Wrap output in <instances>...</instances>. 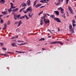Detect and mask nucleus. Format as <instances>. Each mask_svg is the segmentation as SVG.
Wrapping results in <instances>:
<instances>
[{
    "label": "nucleus",
    "mask_w": 76,
    "mask_h": 76,
    "mask_svg": "<svg viewBox=\"0 0 76 76\" xmlns=\"http://www.w3.org/2000/svg\"><path fill=\"white\" fill-rule=\"evenodd\" d=\"M15 43H12L11 44V46L13 47H17L18 46H17L16 44H15Z\"/></svg>",
    "instance_id": "6e6552de"
},
{
    "label": "nucleus",
    "mask_w": 76,
    "mask_h": 76,
    "mask_svg": "<svg viewBox=\"0 0 76 76\" xmlns=\"http://www.w3.org/2000/svg\"><path fill=\"white\" fill-rule=\"evenodd\" d=\"M15 52H17L18 53H22V52L20 51H16Z\"/></svg>",
    "instance_id": "72a5a7b5"
},
{
    "label": "nucleus",
    "mask_w": 76,
    "mask_h": 76,
    "mask_svg": "<svg viewBox=\"0 0 76 76\" xmlns=\"http://www.w3.org/2000/svg\"><path fill=\"white\" fill-rule=\"evenodd\" d=\"M17 15H14V18L15 20H17L18 19V18L16 17Z\"/></svg>",
    "instance_id": "6ab92c4d"
},
{
    "label": "nucleus",
    "mask_w": 76,
    "mask_h": 76,
    "mask_svg": "<svg viewBox=\"0 0 76 76\" xmlns=\"http://www.w3.org/2000/svg\"><path fill=\"white\" fill-rule=\"evenodd\" d=\"M23 10L21 9V10H20V12H21Z\"/></svg>",
    "instance_id": "5fc2aeb1"
},
{
    "label": "nucleus",
    "mask_w": 76,
    "mask_h": 76,
    "mask_svg": "<svg viewBox=\"0 0 76 76\" xmlns=\"http://www.w3.org/2000/svg\"><path fill=\"white\" fill-rule=\"evenodd\" d=\"M72 23H75V21L74 20H72Z\"/></svg>",
    "instance_id": "603ef678"
},
{
    "label": "nucleus",
    "mask_w": 76,
    "mask_h": 76,
    "mask_svg": "<svg viewBox=\"0 0 76 76\" xmlns=\"http://www.w3.org/2000/svg\"><path fill=\"white\" fill-rule=\"evenodd\" d=\"M38 1L37 0H36L34 1V4L33 5V7H34V6H35L36 5V3H37V1Z\"/></svg>",
    "instance_id": "dca6fc26"
},
{
    "label": "nucleus",
    "mask_w": 76,
    "mask_h": 76,
    "mask_svg": "<svg viewBox=\"0 0 76 76\" xmlns=\"http://www.w3.org/2000/svg\"><path fill=\"white\" fill-rule=\"evenodd\" d=\"M15 52H17L18 53H22V52L20 51H16Z\"/></svg>",
    "instance_id": "f704fd0d"
},
{
    "label": "nucleus",
    "mask_w": 76,
    "mask_h": 76,
    "mask_svg": "<svg viewBox=\"0 0 76 76\" xmlns=\"http://www.w3.org/2000/svg\"><path fill=\"white\" fill-rule=\"evenodd\" d=\"M24 16H25V17H26V20H28L29 19V17H28L27 15H25Z\"/></svg>",
    "instance_id": "aec40b11"
},
{
    "label": "nucleus",
    "mask_w": 76,
    "mask_h": 76,
    "mask_svg": "<svg viewBox=\"0 0 76 76\" xmlns=\"http://www.w3.org/2000/svg\"><path fill=\"white\" fill-rule=\"evenodd\" d=\"M5 2L6 1L4 0L0 1V3H1V4H4V3H5Z\"/></svg>",
    "instance_id": "1a4fd4ad"
},
{
    "label": "nucleus",
    "mask_w": 76,
    "mask_h": 76,
    "mask_svg": "<svg viewBox=\"0 0 76 76\" xmlns=\"http://www.w3.org/2000/svg\"><path fill=\"white\" fill-rule=\"evenodd\" d=\"M18 23H19V22H18V21H16L15 23V24H17Z\"/></svg>",
    "instance_id": "a19ab883"
},
{
    "label": "nucleus",
    "mask_w": 76,
    "mask_h": 76,
    "mask_svg": "<svg viewBox=\"0 0 76 76\" xmlns=\"http://www.w3.org/2000/svg\"><path fill=\"white\" fill-rule=\"evenodd\" d=\"M43 11H42V12H40L39 13V14L38 15H40L42 14V13H43Z\"/></svg>",
    "instance_id": "473e14b6"
},
{
    "label": "nucleus",
    "mask_w": 76,
    "mask_h": 76,
    "mask_svg": "<svg viewBox=\"0 0 76 76\" xmlns=\"http://www.w3.org/2000/svg\"><path fill=\"white\" fill-rule=\"evenodd\" d=\"M7 10L9 12V13H10L12 11V10L11 9V8H10L9 9Z\"/></svg>",
    "instance_id": "b1692460"
},
{
    "label": "nucleus",
    "mask_w": 76,
    "mask_h": 76,
    "mask_svg": "<svg viewBox=\"0 0 76 76\" xmlns=\"http://www.w3.org/2000/svg\"><path fill=\"white\" fill-rule=\"evenodd\" d=\"M45 40V39L44 38H42V39H40L39 40V41H43Z\"/></svg>",
    "instance_id": "a878e982"
},
{
    "label": "nucleus",
    "mask_w": 76,
    "mask_h": 76,
    "mask_svg": "<svg viewBox=\"0 0 76 76\" xmlns=\"http://www.w3.org/2000/svg\"><path fill=\"white\" fill-rule=\"evenodd\" d=\"M0 44H1V46H2L3 45V44H2V43L0 42Z\"/></svg>",
    "instance_id": "bf43d9fd"
},
{
    "label": "nucleus",
    "mask_w": 76,
    "mask_h": 76,
    "mask_svg": "<svg viewBox=\"0 0 76 76\" xmlns=\"http://www.w3.org/2000/svg\"><path fill=\"white\" fill-rule=\"evenodd\" d=\"M0 55H1L3 56L4 54L1 53V54H0Z\"/></svg>",
    "instance_id": "680f3d73"
},
{
    "label": "nucleus",
    "mask_w": 76,
    "mask_h": 76,
    "mask_svg": "<svg viewBox=\"0 0 76 76\" xmlns=\"http://www.w3.org/2000/svg\"><path fill=\"white\" fill-rule=\"evenodd\" d=\"M17 31V32H19V28H17L16 30Z\"/></svg>",
    "instance_id": "ea45409f"
},
{
    "label": "nucleus",
    "mask_w": 76,
    "mask_h": 76,
    "mask_svg": "<svg viewBox=\"0 0 76 76\" xmlns=\"http://www.w3.org/2000/svg\"><path fill=\"white\" fill-rule=\"evenodd\" d=\"M43 1H45V3H48V2H46V0H42Z\"/></svg>",
    "instance_id": "79ce46f5"
},
{
    "label": "nucleus",
    "mask_w": 76,
    "mask_h": 76,
    "mask_svg": "<svg viewBox=\"0 0 76 76\" xmlns=\"http://www.w3.org/2000/svg\"><path fill=\"white\" fill-rule=\"evenodd\" d=\"M43 24V20L42 19L40 20V25H42Z\"/></svg>",
    "instance_id": "4468645a"
},
{
    "label": "nucleus",
    "mask_w": 76,
    "mask_h": 76,
    "mask_svg": "<svg viewBox=\"0 0 76 76\" xmlns=\"http://www.w3.org/2000/svg\"><path fill=\"white\" fill-rule=\"evenodd\" d=\"M72 26H73V27H74V26H76V24H75L74 23H72Z\"/></svg>",
    "instance_id": "c03bdc74"
},
{
    "label": "nucleus",
    "mask_w": 76,
    "mask_h": 76,
    "mask_svg": "<svg viewBox=\"0 0 76 76\" xmlns=\"http://www.w3.org/2000/svg\"><path fill=\"white\" fill-rule=\"evenodd\" d=\"M10 5H11V6H13L14 5V4H13V3L12 2L10 3Z\"/></svg>",
    "instance_id": "c9c22d12"
},
{
    "label": "nucleus",
    "mask_w": 76,
    "mask_h": 76,
    "mask_svg": "<svg viewBox=\"0 0 76 76\" xmlns=\"http://www.w3.org/2000/svg\"><path fill=\"white\" fill-rule=\"evenodd\" d=\"M50 23V20H48L46 21L45 22V24H47L48 23Z\"/></svg>",
    "instance_id": "a211bd4d"
},
{
    "label": "nucleus",
    "mask_w": 76,
    "mask_h": 76,
    "mask_svg": "<svg viewBox=\"0 0 76 76\" xmlns=\"http://www.w3.org/2000/svg\"><path fill=\"white\" fill-rule=\"evenodd\" d=\"M52 37V36H48V38H51Z\"/></svg>",
    "instance_id": "6e6d98bb"
},
{
    "label": "nucleus",
    "mask_w": 76,
    "mask_h": 76,
    "mask_svg": "<svg viewBox=\"0 0 76 76\" xmlns=\"http://www.w3.org/2000/svg\"><path fill=\"white\" fill-rule=\"evenodd\" d=\"M68 1H69V0H66V4L67 5L68 4Z\"/></svg>",
    "instance_id": "a18cd8bd"
},
{
    "label": "nucleus",
    "mask_w": 76,
    "mask_h": 76,
    "mask_svg": "<svg viewBox=\"0 0 76 76\" xmlns=\"http://www.w3.org/2000/svg\"><path fill=\"white\" fill-rule=\"evenodd\" d=\"M11 9H14V7L13 6H11Z\"/></svg>",
    "instance_id": "864d4df0"
},
{
    "label": "nucleus",
    "mask_w": 76,
    "mask_h": 76,
    "mask_svg": "<svg viewBox=\"0 0 76 76\" xmlns=\"http://www.w3.org/2000/svg\"><path fill=\"white\" fill-rule=\"evenodd\" d=\"M60 3H61V1H60V2L58 1V3L56 4V6L59 5L60 4Z\"/></svg>",
    "instance_id": "cd10ccee"
},
{
    "label": "nucleus",
    "mask_w": 76,
    "mask_h": 76,
    "mask_svg": "<svg viewBox=\"0 0 76 76\" xmlns=\"http://www.w3.org/2000/svg\"><path fill=\"white\" fill-rule=\"evenodd\" d=\"M31 3V2L30 1V0H28V1H27V5L28 6H29L30 5V3Z\"/></svg>",
    "instance_id": "f8f14e48"
},
{
    "label": "nucleus",
    "mask_w": 76,
    "mask_h": 76,
    "mask_svg": "<svg viewBox=\"0 0 76 76\" xmlns=\"http://www.w3.org/2000/svg\"><path fill=\"white\" fill-rule=\"evenodd\" d=\"M17 16H18V17H20V15L19 14V15H17Z\"/></svg>",
    "instance_id": "3c124183"
},
{
    "label": "nucleus",
    "mask_w": 76,
    "mask_h": 76,
    "mask_svg": "<svg viewBox=\"0 0 76 76\" xmlns=\"http://www.w3.org/2000/svg\"><path fill=\"white\" fill-rule=\"evenodd\" d=\"M40 2H42L43 3H45V2H44V1H42V0H41L40 1Z\"/></svg>",
    "instance_id": "49530a36"
},
{
    "label": "nucleus",
    "mask_w": 76,
    "mask_h": 76,
    "mask_svg": "<svg viewBox=\"0 0 76 76\" xmlns=\"http://www.w3.org/2000/svg\"><path fill=\"white\" fill-rule=\"evenodd\" d=\"M3 22H4L3 21V20H2V19H1V23H3Z\"/></svg>",
    "instance_id": "58836bf2"
},
{
    "label": "nucleus",
    "mask_w": 76,
    "mask_h": 76,
    "mask_svg": "<svg viewBox=\"0 0 76 76\" xmlns=\"http://www.w3.org/2000/svg\"><path fill=\"white\" fill-rule=\"evenodd\" d=\"M42 5V4H39L35 5L34 7H35L36 8H38V7L41 6Z\"/></svg>",
    "instance_id": "423d86ee"
},
{
    "label": "nucleus",
    "mask_w": 76,
    "mask_h": 76,
    "mask_svg": "<svg viewBox=\"0 0 76 76\" xmlns=\"http://www.w3.org/2000/svg\"><path fill=\"white\" fill-rule=\"evenodd\" d=\"M3 15H0V18L1 17H2L3 16Z\"/></svg>",
    "instance_id": "4d7b16f0"
},
{
    "label": "nucleus",
    "mask_w": 76,
    "mask_h": 76,
    "mask_svg": "<svg viewBox=\"0 0 76 76\" xmlns=\"http://www.w3.org/2000/svg\"><path fill=\"white\" fill-rule=\"evenodd\" d=\"M18 8H16L15 9H13V10H12V12H17L18 11Z\"/></svg>",
    "instance_id": "412c9836"
},
{
    "label": "nucleus",
    "mask_w": 76,
    "mask_h": 76,
    "mask_svg": "<svg viewBox=\"0 0 76 76\" xmlns=\"http://www.w3.org/2000/svg\"><path fill=\"white\" fill-rule=\"evenodd\" d=\"M21 42H22V43H24V41H21Z\"/></svg>",
    "instance_id": "0e129e2a"
},
{
    "label": "nucleus",
    "mask_w": 76,
    "mask_h": 76,
    "mask_svg": "<svg viewBox=\"0 0 76 76\" xmlns=\"http://www.w3.org/2000/svg\"><path fill=\"white\" fill-rule=\"evenodd\" d=\"M54 20L56 21V22L59 23L61 22V20H60L58 18H54Z\"/></svg>",
    "instance_id": "20e7f679"
},
{
    "label": "nucleus",
    "mask_w": 76,
    "mask_h": 76,
    "mask_svg": "<svg viewBox=\"0 0 76 76\" xmlns=\"http://www.w3.org/2000/svg\"><path fill=\"white\" fill-rule=\"evenodd\" d=\"M26 4L24 3V4H22L21 5V6H23V7H26Z\"/></svg>",
    "instance_id": "f3484780"
},
{
    "label": "nucleus",
    "mask_w": 76,
    "mask_h": 76,
    "mask_svg": "<svg viewBox=\"0 0 76 76\" xmlns=\"http://www.w3.org/2000/svg\"><path fill=\"white\" fill-rule=\"evenodd\" d=\"M54 12L55 13L56 15H57V16L59 15V12L58 11H55Z\"/></svg>",
    "instance_id": "ddd939ff"
},
{
    "label": "nucleus",
    "mask_w": 76,
    "mask_h": 76,
    "mask_svg": "<svg viewBox=\"0 0 76 76\" xmlns=\"http://www.w3.org/2000/svg\"><path fill=\"white\" fill-rule=\"evenodd\" d=\"M57 43H58L59 44H60V45H63V43H62L61 42H59V41H55L54 42H51L50 43V44H57Z\"/></svg>",
    "instance_id": "f257e3e1"
},
{
    "label": "nucleus",
    "mask_w": 76,
    "mask_h": 76,
    "mask_svg": "<svg viewBox=\"0 0 76 76\" xmlns=\"http://www.w3.org/2000/svg\"><path fill=\"white\" fill-rule=\"evenodd\" d=\"M48 31H49V32H50V33H52V32H51V31H50V30L48 29Z\"/></svg>",
    "instance_id": "8fccbe9b"
},
{
    "label": "nucleus",
    "mask_w": 76,
    "mask_h": 76,
    "mask_svg": "<svg viewBox=\"0 0 76 76\" xmlns=\"http://www.w3.org/2000/svg\"><path fill=\"white\" fill-rule=\"evenodd\" d=\"M22 24V21L21 20H20V21H19V24H18V27H19L20 25Z\"/></svg>",
    "instance_id": "9b49d317"
},
{
    "label": "nucleus",
    "mask_w": 76,
    "mask_h": 76,
    "mask_svg": "<svg viewBox=\"0 0 76 76\" xmlns=\"http://www.w3.org/2000/svg\"><path fill=\"white\" fill-rule=\"evenodd\" d=\"M4 25V28H2L3 30L7 29V24L6 23H5Z\"/></svg>",
    "instance_id": "9d476101"
},
{
    "label": "nucleus",
    "mask_w": 76,
    "mask_h": 76,
    "mask_svg": "<svg viewBox=\"0 0 76 76\" xmlns=\"http://www.w3.org/2000/svg\"><path fill=\"white\" fill-rule=\"evenodd\" d=\"M61 15H62V17H64V18H66V17L65 15V13L64 12H61Z\"/></svg>",
    "instance_id": "39448f33"
},
{
    "label": "nucleus",
    "mask_w": 76,
    "mask_h": 76,
    "mask_svg": "<svg viewBox=\"0 0 76 76\" xmlns=\"http://www.w3.org/2000/svg\"><path fill=\"white\" fill-rule=\"evenodd\" d=\"M58 10H60V12H63L64 11V9L62 8L61 7L59 8Z\"/></svg>",
    "instance_id": "0eeeda50"
},
{
    "label": "nucleus",
    "mask_w": 76,
    "mask_h": 76,
    "mask_svg": "<svg viewBox=\"0 0 76 76\" xmlns=\"http://www.w3.org/2000/svg\"><path fill=\"white\" fill-rule=\"evenodd\" d=\"M27 12V11H26V12H24L25 13H26L27 12Z\"/></svg>",
    "instance_id": "13d9d810"
},
{
    "label": "nucleus",
    "mask_w": 76,
    "mask_h": 76,
    "mask_svg": "<svg viewBox=\"0 0 76 76\" xmlns=\"http://www.w3.org/2000/svg\"><path fill=\"white\" fill-rule=\"evenodd\" d=\"M48 44L47 43H46L45 44H44V45H47Z\"/></svg>",
    "instance_id": "69168bd1"
},
{
    "label": "nucleus",
    "mask_w": 76,
    "mask_h": 76,
    "mask_svg": "<svg viewBox=\"0 0 76 76\" xmlns=\"http://www.w3.org/2000/svg\"><path fill=\"white\" fill-rule=\"evenodd\" d=\"M44 16L43 17V16L42 17H40V18H41V19H44L46 17V14H45L44 15Z\"/></svg>",
    "instance_id": "4be33fe9"
},
{
    "label": "nucleus",
    "mask_w": 76,
    "mask_h": 76,
    "mask_svg": "<svg viewBox=\"0 0 76 76\" xmlns=\"http://www.w3.org/2000/svg\"><path fill=\"white\" fill-rule=\"evenodd\" d=\"M50 16L54 19L56 18H55V16H54V15H51Z\"/></svg>",
    "instance_id": "2eb2a0df"
},
{
    "label": "nucleus",
    "mask_w": 76,
    "mask_h": 76,
    "mask_svg": "<svg viewBox=\"0 0 76 76\" xmlns=\"http://www.w3.org/2000/svg\"><path fill=\"white\" fill-rule=\"evenodd\" d=\"M25 8H26L25 7H24L23 8L21 9L23 10Z\"/></svg>",
    "instance_id": "e2e57ef3"
},
{
    "label": "nucleus",
    "mask_w": 76,
    "mask_h": 76,
    "mask_svg": "<svg viewBox=\"0 0 76 76\" xmlns=\"http://www.w3.org/2000/svg\"><path fill=\"white\" fill-rule=\"evenodd\" d=\"M15 42H21V41H20V40H18V41H15Z\"/></svg>",
    "instance_id": "09e8293b"
},
{
    "label": "nucleus",
    "mask_w": 76,
    "mask_h": 76,
    "mask_svg": "<svg viewBox=\"0 0 76 76\" xmlns=\"http://www.w3.org/2000/svg\"><path fill=\"white\" fill-rule=\"evenodd\" d=\"M69 28L70 30H71L72 29V26L71 25H69Z\"/></svg>",
    "instance_id": "7c9ffc66"
},
{
    "label": "nucleus",
    "mask_w": 76,
    "mask_h": 76,
    "mask_svg": "<svg viewBox=\"0 0 76 76\" xmlns=\"http://www.w3.org/2000/svg\"><path fill=\"white\" fill-rule=\"evenodd\" d=\"M42 49L43 50H46V49H45L44 48H42Z\"/></svg>",
    "instance_id": "052dcab7"
},
{
    "label": "nucleus",
    "mask_w": 76,
    "mask_h": 76,
    "mask_svg": "<svg viewBox=\"0 0 76 76\" xmlns=\"http://www.w3.org/2000/svg\"><path fill=\"white\" fill-rule=\"evenodd\" d=\"M15 38H16V37H13L11 39H15Z\"/></svg>",
    "instance_id": "37998d69"
},
{
    "label": "nucleus",
    "mask_w": 76,
    "mask_h": 76,
    "mask_svg": "<svg viewBox=\"0 0 76 76\" xmlns=\"http://www.w3.org/2000/svg\"><path fill=\"white\" fill-rule=\"evenodd\" d=\"M2 50H7V49H6V48H5L3 47L2 48Z\"/></svg>",
    "instance_id": "2f4dec72"
},
{
    "label": "nucleus",
    "mask_w": 76,
    "mask_h": 76,
    "mask_svg": "<svg viewBox=\"0 0 76 76\" xmlns=\"http://www.w3.org/2000/svg\"><path fill=\"white\" fill-rule=\"evenodd\" d=\"M4 56H8V55L7 54H4Z\"/></svg>",
    "instance_id": "de8ad7c7"
},
{
    "label": "nucleus",
    "mask_w": 76,
    "mask_h": 76,
    "mask_svg": "<svg viewBox=\"0 0 76 76\" xmlns=\"http://www.w3.org/2000/svg\"><path fill=\"white\" fill-rule=\"evenodd\" d=\"M71 33H72V34L75 33V32L74 31V30L73 29H70V31Z\"/></svg>",
    "instance_id": "5701e85b"
},
{
    "label": "nucleus",
    "mask_w": 76,
    "mask_h": 76,
    "mask_svg": "<svg viewBox=\"0 0 76 76\" xmlns=\"http://www.w3.org/2000/svg\"><path fill=\"white\" fill-rule=\"evenodd\" d=\"M27 44V43H22V44H17V45H25V44Z\"/></svg>",
    "instance_id": "393cba45"
},
{
    "label": "nucleus",
    "mask_w": 76,
    "mask_h": 76,
    "mask_svg": "<svg viewBox=\"0 0 76 76\" xmlns=\"http://www.w3.org/2000/svg\"><path fill=\"white\" fill-rule=\"evenodd\" d=\"M1 13L4 14V15H6L7 14L6 13H5V11L1 12Z\"/></svg>",
    "instance_id": "c85d7f7f"
},
{
    "label": "nucleus",
    "mask_w": 76,
    "mask_h": 76,
    "mask_svg": "<svg viewBox=\"0 0 76 76\" xmlns=\"http://www.w3.org/2000/svg\"><path fill=\"white\" fill-rule=\"evenodd\" d=\"M25 18V16H23L22 17H20V19H23Z\"/></svg>",
    "instance_id": "bb28decb"
},
{
    "label": "nucleus",
    "mask_w": 76,
    "mask_h": 76,
    "mask_svg": "<svg viewBox=\"0 0 76 76\" xmlns=\"http://www.w3.org/2000/svg\"><path fill=\"white\" fill-rule=\"evenodd\" d=\"M29 17L32 18V17L33 16V14H32L31 15H30V14H29Z\"/></svg>",
    "instance_id": "c756f323"
},
{
    "label": "nucleus",
    "mask_w": 76,
    "mask_h": 76,
    "mask_svg": "<svg viewBox=\"0 0 76 76\" xmlns=\"http://www.w3.org/2000/svg\"><path fill=\"white\" fill-rule=\"evenodd\" d=\"M45 7V5H44V6H42L40 8V9H41V8H42L43 7Z\"/></svg>",
    "instance_id": "4c0bfd02"
},
{
    "label": "nucleus",
    "mask_w": 76,
    "mask_h": 76,
    "mask_svg": "<svg viewBox=\"0 0 76 76\" xmlns=\"http://www.w3.org/2000/svg\"><path fill=\"white\" fill-rule=\"evenodd\" d=\"M68 10L70 11L71 14H72V15H74V13L73 12V10L72 9V8L70 6H69L68 7Z\"/></svg>",
    "instance_id": "f03ea898"
},
{
    "label": "nucleus",
    "mask_w": 76,
    "mask_h": 76,
    "mask_svg": "<svg viewBox=\"0 0 76 76\" xmlns=\"http://www.w3.org/2000/svg\"><path fill=\"white\" fill-rule=\"evenodd\" d=\"M12 14H13V15H14V12H12Z\"/></svg>",
    "instance_id": "774afa93"
},
{
    "label": "nucleus",
    "mask_w": 76,
    "mask_h": 76,
    "mask_svg": "<svg viewBox=\"0 0 76 76\" xmlns=\"http://www.w3.org/2000/svg\"><path fill=\"white\" fill-rule=\"evenodd\" d=\"M26 11L27 12L29 11L30 12H31L32 11V8L31 7H29V8L27 9Z\"/></svg>",
    "instance_id": "7ed1b4c3"
},
{
    "label": "nucleus",
    "mask_w": 76,
    "mask_h": 76,
    "mask_svg": "<svg viewBox=\"0 0 76 76\" xmlns=\"http://www.w3.org/2000/svg\"><path fill=\"white\" fill-rule=\"evenodd\" d=\"M16 37V38H18V36H16V37Z\"/></svg>",
    "instance_id": "338daca9"
},
{
    "label": "nucleus",
    "mask_w": 76,
    "mask_h": 76,
    "mask_svg": "<svg viewBox=\"0 0 76 76\" xmlns=\"http://www.w3.org/2000/svg\"><path fill=\"white\" fill-rule=\"evenodd\" d=\"M10 20H8L7 22V25H10Z\"/></svg>",
    "instance_id": "e433bc0d"
}]
</instances>
